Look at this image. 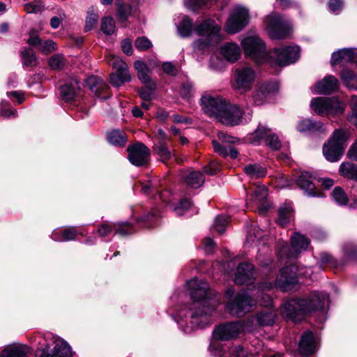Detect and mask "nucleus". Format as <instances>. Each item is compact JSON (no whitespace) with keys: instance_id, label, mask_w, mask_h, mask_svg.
I'll return each instance as SVG.
<instances>
[{"instance_id":"51","label":"nucleus","mask_w":357,"mask_h":357,"mask_svg":"<svg viewBox=\"0 0 357 357\" xmlns=\"http://www.w3.org/2000/svg\"><path fill=\"white\" fill-rule=\"evenodd\" d=\"M116 234L121 236H126L133 233L131 225L127 222L119 223L114 225Z\"/></svg>"},{"instance_id":"34","label":"nucleus","mask_w":357,"mask_h":357,"mask_svg":"<svg viewBox=\"0 0 357 357\" xmlns=\"http://www.w3.org/2000/svg\"><path fill=\"white\" fill-rule=\"evenodd\" d=\"M213 146L215 152L222 157L225 158L229 155L232 159H235L238 157V151L231 145L225 146L222 145L219 142L214 140L213 141Z\"/></svg>"},{"instance_id":"43","label":"nucleus","mask_w":357,"mask_h":357,"mask_svg":"<svg viewBox=\"0 0 357 357\" xmlns=\"http://www.w3.org/2000/svg\"><path fill=\"white\" fill-rule=\"evenodd\" d=\"M262 233L263 232L259 229L257 228L255 226H253L248 231L247 243H250L251 245H259L262 239Z\"/></svg>"},{"instance_id":"58","label":"nucleus","mask_w":357,"mask_h":357,"mask_svg":"<svg viewBox=\"0 0 357 357\" xmlns=\"http://www.w3.org/2000/svg\"><path fill=\"white\" fill-rule=\"evenodd\" d=\"M218 138L220 142L228 144L229 145L236 144L239 141L238 138L229 135L224 132H219L218 133Z\"/></svg>"},{"instance_id":"47","label":"nucleus","mask_w":357,"mask_h":357,"mask_svg":"<svg viewBox=\"0 0 357 357\" xmlns=\"http://www.w3.org/2000/svg\"><path fill=\"white\" fill-rule=\"evenodd\" d=\"M101 30L107 35L112 34L115 31V22L110 17L102 18L101 22Z\"/></svg>"},{"instance_id":"36","label":"nucleus","mask_w":357,"mask_h":357,"mask_svg":"<svg viewBox=\"0 0 357 357\" xmlns=\"http://www.w3.org/2000/svg\"><path fill=\"white\" fill-rule=\"evenodd\" d=\"M153 152L162 162H166L172 156V153L165 141H160L158 144H155Z\"/></svg>"},{"instance_id":"21","label":"nucleus","mask_w":357,"mask_h":357,"mask_svg":"<svg viewBox=\"0 0 357 357\" xmlns=\"http://www.w3.org/2000/svg\"><path fill=\"white\" fill-rule=\"evenodd\" d=\"M255 278L254 266L248 262L240 264L234 276V282L237 284H249Z\"/></svg>"},{"instance_id":"10","label":"nucleus","mask_w":357,"mask_h":357,"mask_svg":"<svg viewBox=\"0 0 357 357\" xmlns=\"http://www.w3.org/2000/svg\"><path fill=\"white\" fill-rule=\"evenodd\" d=\"M310 106L316 114L323 116H337L344 111V104L335 98H314Z\"/></svg>"},{"instance_id":"22","label":"nucleus","mask_w":357,"mask_h":357,"mask_svg":"<svg viewBox=\"0 0 357 357\" xmlns=\"http://www.w3.org/2000/svg\"><path fill=\"white\" fill-rule=\"evenodd\" d=\"M339 81L333 75H327L322 80L317 82L313 89L314 93L328 94L337 90Z\"/></svg>"},{"instance_id":"35","label":"nucleus","mask_w":357,"mask_h":357,"mask_svg":"<svg viewBox=\"0 0 357 357\" xmlns=\"http://www.w3.org/2000/svg\"><path fill=\"white\" fill-rule=\"evenodd\" d=\"M243 171L250 178H260L266 175V167L258 163L245 165L243 168Z\"/></svg>"},{"instance_id":"19","label":"nucleus","mask_w":357,"mask_h":357,"mask_svg":"<svg viewBox=\"0 0 357 357\" xmlns=\"http://www.w3.org/2000/svg\"><path fill=\"white\" fill-rule=\"evenodd\" d=\"M209 350L217 357H248L246 351L241 346L229 348L221 346L219 342H213Z\"/></svg>"},{"instance_id":"18","label":"nucleus","mask_w":357,"mask_h":357,"mask_svg":"<svg viewBox=\"0 0 357 357\" xmlns=\"http://www.w3.org/2000/svg\"><path fill=\"white\" fill-rule=\"evenodd\" d=\"M242 119V112L238 107L226 102L217 119L229 126L238 125Z\"/></svg>"},{"instance_id":"41","label":"nucleus","mask_w":357,"mask_h":357,"mask_svg":"<svg viewBox=\"0 0 357 357\" xmlns=\"http://www.w3.org/2000/svg\"><path fill=\"white\" fill-rule=\"evenodd\" d=\"M24 66L33 67L37 64V59L33 51L30 48H24L21 52Z\"/></svg>"},{"instance_id":"6","label":"nucleus","mask_w":357,"mask_h":357,"mask_svg":"<svg viewBox=\"0 0 357 357\" xmlns=\"http://www.w3.org/2000/svg\"><path fill=\"white\" fill-rule=\"evenodd\" d=\"M349 131L345 129H336L328 142L323 146V153L326 159L331 162L338 161L347 146Z\"/></svg>"},{"instance_id":"15","label":"nucleus","mask_w":357,"mask_h":357,"mask_svg":"<svg viewBox=\"0 0 357 357\" xmlns=\"http://www.w3.org/2000/svg\"><path fill=\"white\" fill-rule=\"evenodd\" d=\"M292 251H289V248L287 243L282 245L278 250V256L280 257H286L288 259L294 257L302 251L305 250L310 243V241L305 236L299 233H294L291 238Z\"/></svg>"},{"instance_id":"12","label":"nucleus","mask_w":357,"mask_h":357,"mask_svg":"<svg viewBox=\"0 0 357 357\" xmlns=\"http://www.w3.org/2000/svg\"><path fill=\"white\" fill-rule=\"evenodd\" d=\"M107 63L115 72L110 74V83L114 86H120L131 80V75L128 72V65L119 56L114 54L107 56Z\"/></svg>"},{"instance_id":"1","label":"nucleus","mask_w":357,"mask_h":357,"mask_svg":"<svg viewBox=\"0 0 357 357\" xmlns=\"http://www.w3.org/2000/svg\"><path fill=\"white\" fill-rule=\"evenodd\" d=\"M187 285L192 303L189 307L181 309L174 319L185 333H189L195 328H204L210 324L211 313L218 301L212 298L215 294L202 280L194 278Z\"/></svg>"},{"instance_id":"14","label":"nucleus","mask_w":357,"mask_h":357,"mask_svg":"<svg viewBox=\"0 0 357 357\" xmlns=\"http://www.w3.org/2000/svg\"><path fill=\"white\" fill-rule=\"evenodd\" d=\"M245 328L249 330L248 323L244 325L240 321L229 322L216 327L213 331V336L219 340H229L238 337Z\"/></svg>"},{"instance_id":"33","label":"nucleus","mask_w":357,"mask_h":357,"mask_svg":"<svg viewBox=\"0 0 357 357\" xmlns=\"http://www.w3.org/2000/svg\"><path fill=\"white\" fill-rule=\"evenodd\" d=\"M77 231L74 227H69L63 230H54L52 234V238L55 241H67L75 238Z\"/></svg>"},{"instance_id":"53","label":"nucleus","mask_w":357,"mask_h":357,"mask_svg":"<svg viewBox=\"0 0 357 357\" xmlns=\"http://www.w3.org/2000/svg\"><path fill=\"white\" fill-rule=\"evenodd\" d=\"M44 5L39 1H34L24 5V10L28 13H37L42 10Z\"/></svg>"},{"instance_id":"40","label":"nucleus","mask_w":357,"mask_h":357,"mask_svg":"<svg viewBox=\"0 0 357 357\" xmlns=\"http://www.w3.org/2000/svg\"><path fill=\"white\" fill-rule=\"evenodd\" d=\"M341 79L347 87L357 88V76L351 70L345 69L341 73Z\"/></svg>"},{"instance_id":"56","label":"nucleus","mask_w":357,"mask_h":357,"mask_svg":"<svg viewBox=\"0 0 357 357\" xmlns=\"http://www.w3.org/2000/svg\"><path fill=\"white\" fill-rule=\"evenodd\" d=\"M39 49L43 53L47 54L56 49V44L52 40H45L43 43L41 41Z\"/></svg>"},{"instance_id":"16","label":"nucleus","mask_w":357,"mask_h":357,"mask_svg":"<svg viewBox=\"0 0 357 357\" xmlns=\"http://www.w3.org/2000/svg\"><path fill=\"white\" fill-rule=\"evenodd\" d=\"M128 160L135 166L140 167L146 165L150 159V151L142 143L137 142L130 145L127 149Z\"/></svg>"},{"instance_id":"45","label":"nucleus","mask_w":357,"mask_h":357,"mask_svg":"<svg viewBox=\"0 0 357 357\" xmlns=\"http://www.w3.org/2000/svg\"><path fill=\"white\" fill-rule=\"evenodd\" d=\"M268 195V190L264 185H257L255 187L252 197V201L256 204L263 202Z\"/></svg>"},{"instance_id":"8","label":"nucleus","mask_w":357,"mask_h":357,"mask_svg":"<svg viewBox=\"0 0 357 357\" xmlns=\"http://www.w3.org/2000/svg\"><path fill=\"white\" fill-rule=\"evenodd\" d=\"M45 347L40 350L39 357H72L70 345L63 339L52 333H47L44 337Z\"/></svg>"},{"instance_id":"29","label":"nucleus","mask_w":357,"mask_h":357,"mask_svg":"<svg viewBox=\"0 0 357 357\" xmlns=\"http://www.w3.org/2000/svg\"><path fill=\"white\" fill-rule=\"evenodd\" d=\"M297 130L301 132H325L326 128L321 122H316L311 119H303L297 125Z\"/></svg>"},{"instance_id":"3","label":"nucleus","mask_w":357,"mask_h":357,"mask_svg":"<svg viewBox=\"0 0 357 357\" xmlns=\"http://www.w3.org/2000/svg\"><path fill=\"white\" fill-rule=\"evenodd\" d=\"M241 46L245 56L258 63L268 62L271 65L284 66L294 63L300 56L298 46L278 47L267 53L265 43L256 36L243 39Z\"/></svg>"},{"instance_id":"9","label":"nucleus","mask_w":357,"mask_h":357,"mask_svg":"<svg viewBox=\"0 0 357 357\" xmlns=\"http://www.w3.org/2000/svg\"><path fill=\"white\" fill-rule=\"evenodd\" d=\"M266 29L273 39H282L288 37L292 32V24L278 13L267 15L264 20Z\"/></svg>"},{"instance_id":"61","label":"nucleus","mask_w":357,"mask_h":357,"mask_svg":"<svg viewBox=\"0 0 357 357\" xmlns=\"http://www.w3.org/2000/svg\"><path fill=\"white\" fill-rule=\"evenodd\" d=\"M162 70L167 75L174 76L177 74L176 66L171 62H165L162 64Z\"/></svg>"},{"instance_id":"11","label":"nucleus","mask_w":357,"mask_h":357,"mask_svg":"<svg viewBox=\"0 0 357 357\" xmlns=\"http://www.w3.org/2000/svg\"><path fill=\"white\" fill-rule=\"evenodd\" d=\"M250 20L249 10L242 6H235L225 22V30L229 34H235L242 31Z\"/></svg>"},{"instance_id":"44","label":"nucleus","mask_w":357,"mask_h":357,"mask_svg":"<svg viewBox=\"0 0 357 357\" xmlns=\"http://www.w3.org/2000/svg\"><path fill=\"white\" fill-rule=\"evenodd\" d=\"M101 80L96 76H90L86 79V84L98 96H100V89L103 87L107 88V86L100 84Z\"/></svg>"},{"instance_id":"37","label":"nucleus","mask_w":357,"mask_h":357,"mask_svg":"<svg viewBox=\"0 0 357 357\" xmlns=\"http://www.w3.org/2000/svg\"><path fill=\"white\" fill-rule=\"evenodd\" d=\"M108 142L116 146H124L127 139L126 134L119 130H114L107 133Z\"/></svg>"},{"instance_id":"62","label":"nucleus","mask_w":357,"mask_h":357,"mask_svg":"<svg viewBox=\"0 0 357 357\" xmlns=\"http://www.w3.org/2000/svg\"><path fill=\"white\" fill-rule=\"evenodd\" d=\"M206 174L209 175H214L219 171V165L216 162H211L208 165L204 168Z\"/></svg>"},{"instance_id":"32","label":"nucleus","mask_w":357,"mask_h":357,"mask_svg":"<svg viewBox=\"0 0 357 357\" xmlns=\"http://www.w3.org/2000/svg\"><path fill=\"white\" fill-rule=\"evenodd\" d=\"M294 215V211L291 204L285 203L282 205L278 210V218L277 222L278 225L284 227L291 220Z\"/></svg>"},{"instance_id":"2","label":"nucleus","mask_w":357,"mask_h":357,"mask_svg":"<svg viewBox=\"0 0 357 357\" xmlns=\"http://www.w3.org/2000/svg\"><path fill=\"white\" fill-rule=\"evenodd\" d=\"M298 271L296 265L291 264L282 268L275 279L264 280L258 287L257 292L253 294L256 296V299L252 298L246 291L238 292L232 301L227 303L226 310L232 316L241 317L250 312L256 305V301L265 307L271 306L272 298L264 291L274 287L282 291L291 290L297 283Z\"/></svg>"},{"instance_id":"5","label":"nucleus","mask_w":357,"mask_h":357,"mask_svg":"<svg viewBox=\"0 0 357 357\" xmlns=\"http://www.w3.org/2000/svg\"><path fill=\"white\" fill-rule=\"evenodd\" d=\"M329 301L326 292H313L308 297L292 298L281 306V314L284 319L297 321L305 315L317 310H324Z\"/></svg>"},{"instance_id":"39","label":"nucleus","mask_w":357,"mask_h":357,"mask_svg":"<svg viewBox=\"0 0 357 357\" xmlns=\"http://www.w3.org/2000/svg\"><path fill=\"white\" fill-rule=\"evenodd\" d=\"M339 172L342 176L357 181V165L343 162L340 166Z\"/></svg>"},{"instance_id":"60","label":"nucleus","mask_w":357,"mask_h":357,"mask_svg":"<svg viewBox=\"0 0 357 357\" xmlns=\"http://www.w3.org/2000/svg\"><path fill=\"white\" fill-rule=\"evenodd\" d=\"M7 102L2 101L0 104V116L5 118L15 117L17 111L10 108L6 109Z\"/></svg>"},{"instance_id":"26","label":"nucleus","mask_w":357,"mask_h":357,"mask_svg":"<svg viewBox=\"0 0 357 357\" xmlns=\"http://www.w3.org/2000/svg\"><path fill=\"white\" fill-rule=\"evenodd\" d=\"M313 176L307 172H302L296 180L298 185L305 190L308 195L316 197L319 196V194L314 191L315 186L313 183Z\"/></svg>"},{"instance_id":"55","label":"nucleus","mask_w":357,"mask_h":357,"mask_svg":"<svg viewBox=\"0 0 357 357\" xmlns=\"http://www.w3.org/2000/svg\"><path fill=\"white\" fill-rule=\"evenodd\" d=\"M98 16L93 11H89L86 19L85 30H91L98 22Z\"/></svg>"},{"instance_id":"23","label":"nucleus","mask_w":357,"mask_h":357,"mask_svg":"<svg viewBox=\"0 0 357 357\" xmlns=\"http://www.w3.org/2000/svg\"><path fill=\"white\" fill-rule=\"evenodd\" d=\"M349 62L357 63V49L345 48L332 54L331 60L332 66Z\"/></svg>"},{"instance_id":"20","label":"nucleus","mask_w":357,"mask_h":357,"mask_svg":"<svg viewBox=\"0 0 357 357\" xmlns=\"http://www.w3.org/2000/svg\"><path fill=\"white\" fill-rule=\"evenodd\" d=\"M277 317L276 311L272 308L264 309L256 314L255 317L249 319L248 322H250L249 330H252L256 326H271L274 324Z\"/></svg>"},{"instance_id":"4","label":"nucleus","mask_w":357,"mask_h":357,"mask_svg":"<svg viewBox=\"0 0 357 357\" xmlns=\"http://www.w3.org/2000/svg\"><path fill=\"white\" fill-rule=\"evenodd\" d=\"M177 29L181 37L190 36L193 30L192 21L188 17L183 16L177 26ZM194 31L200 36V38L192 43L194 50L197 52L206 51L223 40L220 31L221 26L213 19H206L200 24H196Z\"/></svg>"},{"instance_id":"64","label":"nucleus","mask_w":357,"mask_h":357,"mask_svg":"<svg viewBox=\"0 0 357 357\" xmlns=\"http://www.w3.org/2000/svg\"><path fill=\"white\" fill-rule=\"evenodd\" d=\"M193 91V86L190 84H184L181 90V94L184 98H189Z\"/></svg>"},{"instance_id":"46","label":"nucleus","mask_w":357,"mask_h":357,"mask_svg":"<svg viewBox=\"0 0 357 357\" xmlns=\"http://www.w3.org/2000/svg\"><path fill=\"white\" fill-rule=\"evenodd\" d=\"M218 0H185V6L192 10H195L202 6L212 5Z\"/></svg>"},{"instance_id":"38","label":"nucleus","mask_w":357,"mask_h":357,"mask_svg":"<svg viewBox=\"0 0 357 357\" xmlns=\"http://www.w3.org/2000/svg\"><path fill=\"white\" fill-rule=\"evenodd\" d=\"M185 183L192 188L202 186L204 182L203 174L199 172H190L185 178Z\"/></svg>"},{"instance_id":"17","label":"nucleus","mask_w":357,"mask_h":357,"mask_svg":"<svg viewBox=\"0 0 357 357\" xmlns=\"http://www.w3.org/2000/svg\"><path fill=\"white\" fill-rule=\"evenodd\" d=\"M226 102L220 96H213L210 94H205L201 98V105L204 113L216 119Z\"/></svg>"},{"instance_id":"28","label":"nucleus","mask_w":357,"mask_h":357,"mask_svg":"<svg viewBox=\"0 0 357 357\" xmlns=\"http://www.w3.org/2000/svg\"><path fill=\"white\" fill-rule=\"evenodd\" d=\"M220 51L224 58L230 62L236 61L241 54L240 47L235 43H225L220 47Z\"/></svg>"},{"instance_id":"13","label":"nucleus","mask_w":357,"mask_h":357,"mask_svg":"<svg viewBox=\"0 0 357 357\" xmlns=\"http://www.w3.org/2000/svg\"><path fill=\"white\" fill-rule=\"evenodd\" d=\"M249 140L252 144H258L264 140L266 146L272 150H278L281 147V142L278 135L262 125L258 126L254 132L250 135Z\"/></svg>"},{"instance_id":"48","label":"nucleus","mask_w":357,"mask_h":357,"mask_svg":"<svg viewBox=\"0 0 357 357\" xmlns=\"http://www.w3.org/2000/svg\"><path fill=\"white\" fill-rule=\"evenodd\" d=\"M332 197L334 201L340 205H344L348 202L347 196L340 187L335 188L332 192Z\"/></svg>"},{"instance_id":"42","label":"nucleus","mask_w":357,"mask_h":357,"mask_svg":"<svg viewBox=\"0 0 357 357\" xmlns=\"http://www.w3.org/2000/svg\"><path fill=\"white\" fill-rule=\"evenodd\" d=\"M144 84L146 86L139 90V94L143 100L150 101L153 98V91L156 89V82L153 81Z\"/></svg>"},{"instance_id":"30","label":"nucleus","mask_w":357,"mask_h":357,"mask_svg":"<svg viewBox=\"0 0 357 357\" xmlns=\"http://www.w3.org/2000/svg\"><path fill=\"white\" fill-rule=\"evenodd\" d=\"M80 89L79 82L76 79L62 85L60 87V92L62 99L65 102H70L75 98L78 91Z\"/></svg>"},{"instance_id":"24","label":"nucleus","mask_w":357,"mask_h":357,"mask_svg":"<svg viewBox=\"0 0 357 357\" xmlns=\"http://www.w3.org/2000/svg\"><path fill=\"white\" fill-rule=\"evenodd\" d=\"M158 64L154 61H150L147 64L142 61H136L134 63V67L137 70V77L142 84H148L153 82L150 77L151 73V69L154 68Z\"/></svg>"},{"instance_id":"54","label":"nucleus","mask_w":357,"mask_h":357,"mask_svg":"<svg viewBox=\"0 0 357 357\" xmlns=\"http://www.w3.org/2000/svg\"><path fill=\"white\" fill-rule=\"evenodd\" d=\"M135 47L139 51H146L152 47V43L146 37H139L135 40Z\"/></svg>"},{"instance_id":"63","label":"nucleus","mask_w":357,"mask_h":357,"mask_svg":"<svg viewBox=\"0 0 357 357\" xmlns=\"http://www.w3.org/2000/svg\"><path fill=\"white\" fill-rule=\"evenodd\" d=\"M328 7L332 13H337L342 8V1L341 0H331Z\"/></svg>"},{"instance_id":"59","label":"nucleus","mask_w":357,"mask_h":357,"mask_svg":"<svg viewBox=\"0 0 357 357\" xmlns=\"http://www.w3.org/2000/svg\"><path fill=\"white\" fill-rule=\"evenodd\" d=\"M351 107L352 109V114L349 117V120L351 123L356 125L357 128V96H353L351 98Z\"/></svg>"},{"instance_id":"7","label":"nucleus","mask_w":357,"mask_h":357,"mask_svg":"<svg viewBox=\"0 0 357 357\" xmlns=\"http://www.w3.org/2000/svg\"><path fill=\"white\" fill-rule=\"evenodd\" d=\"M257 78L255 70L249 65L239 66L233 70L231 88L240 94L251 91Z\"/></svg>"},{"instance_id":"25","label":"nucleus","mask_w":357,"mask_h":357,"mask_svg":"<svg viewBox=\"0 0 357 357\" xmlns=\"http://www.w3.org/2000/svg\"><path fill=\"white\" fill-rule=\"evenodd\" d=\"M298 349L300 354L304 356H308L314 352L316 342L312 333L306 331L302 335Z\"/></svg>"},{"instance_id":"57","label":"nucleus","mask_w":357,"mask_h":357,"mask_svg":"<svg viewBox=\"0 0 357 357\" xmlns=\"http://www.w3.org/2000/svg\"><path fill=\"white\" fill-rule=\"evenodd\" d=\"M191 203L188 199H183L174 208V211L178 215H183L188 210L190 209Z\"/></svg>"},{"instance_id":"52","label":"nucleus","mask_w":357,"mask_h":357,"mask_svg":"<svg viewBox=\"0 0 357 357\" xmlns=\"http://www.w3.org/2000/svg\"><path fill=\"white\" fill-rule=\"evenodd\" d=\"M65 63L64 58L59 54H56L50 59L49 64L52 69L59 70Z\"/></svg>"},{"instance_id":"50","label":"nucleus","mask_w":357,"mask_h":357,"mask_svg":"<svg viewBox=\"0 0 357 357\" xmlns=\"http://www.w3.org/2000/svg\"><path fill=\"white\" fill-rule=\"evenodd\" d=\"M132 13V7L128 4H119L117 9V17L120 21H126Z\"/></svg>"},{"instance_id":"49","label":"nucleus","mask_w":357,"mask_h":357,"mask_svg":"<svg viewBox=\"0 0 357 357\" xmlns=\"http://www.w3.org/2000/svg\"><path fill=\"white\" fill-rule=\"evenodd\" d=\"M229 218L225 215H218L215 219L213 227L219 234H222L225 231Z\"/></svg>"},{"instance_id":"27","label":"nucleus","mask_w":357,"mask_h":357,"mask_svg":"<svg viewBox=\"0 0 357 357\" xmlns=\"http://www.w3.org/2000/svg\"><path fill=\"white\" fill-rule=\"evenodd\" d=\"M278 89L277 86L271 84H264L258 86L253 93L252 99L255 105H260L263 104L267 96L273 93Z\"/></svg>"},{"instance_id":"31","label":"nucleus","mask_w":357,"mask_h":357,"mask_svg":"<svg viewBox=\"0 0 357 357\" xmlns=\"http://www.w3.org/2000/svg\"><path fill=\"white\" fill-rule=\"evenodd\" d=\"M28 347L17 344L6 347L0 354V357H27Z\"/></svg>"}]
</instances>
